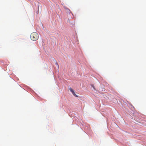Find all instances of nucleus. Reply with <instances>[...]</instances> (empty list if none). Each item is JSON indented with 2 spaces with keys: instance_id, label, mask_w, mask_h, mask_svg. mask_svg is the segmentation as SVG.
I'll use <instances>...</instances> for the list:
<instances>
[{
  "instance_id": "1",
  "label": "nucleus",
  "mask_w": 146,
  "mask_h": 146,
  "mask_svg": "<svg viewBox=\"0 0 146 146\" xmlns=\"http://www.w3.org/2000/svg\"><path fill=\"white\" fill-rule=\"evenodd\" d=\"M31 39L33 41L37 40L38 38V35L36 32H33L32 33L30 36Z\"/></svg>"
},
{
  "instance_id": "2",
  "label": "nucleus",
  "mask_w": 146,
  "mask_h": 146,
  "mask_svg": "<svg viewBox=\"0 0 146 146\" xmlns=\"http://www.w3.org/2000/svg\"><path fill=\"white\" fill-rule=\"evenodd\" d=\"M72 94L75 97H78V96L74 92H72Z\"/></svg>"
},
{
  "instance_id": "3",
  "label": "nucleus",
  "mask_w": 146,
  "mask_h": 146,
  "mask_svg": "<svg viewBox=\"0 0 146 146\" xmlns=\"http://www.w3.org/2000/svg\"><path fill=\"white\" fill-rule=\"evenodd\" d=\"M64 9H66V10H68L69 11H70V10L69 9H68L66 7H64Z\"/></svg>"
},
{
  "instance_id": "4",
  "label": "nucleus",
  "mask_w": 146,
  "mask_h": 146,
  "mask_svg": "<svg viewBox=\"0 0 146 146\" xmlns=\"http://www.w3.org/2000/svg\"><path fill=\"white\" fill-rule=\"evenodd\" d=\"M69 89H70V91H71V92L74 91H73L72 89V88H69Z\"/></svg>"
},
{
  "instance_id": "5",
  "label": "nucleus",
  "mask_w": 146,
  "mask_h": 146,
  "mask_svg": "<svg viewBox=\"0 0 146 146\" xmlns=\"http://www.w3.org/2000/svg\"><path fill=\"white\" fill-rule=\"evenodd\" d=\"M56 64L57 66H58V68H59V66H58V64L57 63V62L56 61Z\"/></svg>"
},
{
  "instance_id": "6",
  "label": "nucleus",
  "mask_w": 146,
  "mask_h": 146,
  "mask_svg": "<svg viewBox=\"0 0 146 146\" xmlns=\"http://www.w3.org/2000/svg\"><path fill=\"white\" fill-rule=\"evenodd\" d=\"M91 86L92 87H93V88L94 89V90H95V87H94V86L93 85H91Z\"/></svg>"
}]
</instances>
